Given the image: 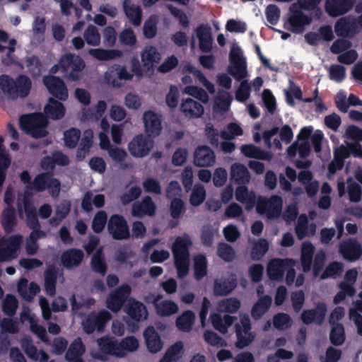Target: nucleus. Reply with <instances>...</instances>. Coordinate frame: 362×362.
Wrapping results in <instances>:
<instances>
[{
  "label": "nucleus",
  "instance_id": "1",
  "mask_svg": "<svg viewBox=\"0 0 362 362\" xmlns=\"http://www.w3.org/2000/svg\"><path fill=\"white\" fill-rule=\"evenodd\" d=\"M98 351H93V357L106 361L109 356L124 357L136 351L139 347V341L134 337H127L118 341L112 337H103L98 340Z\"/></svg>",
  "mask_w": 362,
  "mask_h": 362
},
{
  "label": "nucleus",
  "instance_id": "2",
  "mask_svg": "<svg viewBox=\"0 0 362 362\" xmlns=\"http://www.w3.org/2000/svg\"><path fill=\"white\" fill-rule=\"evenodd\" d=\"M20 177L21 182L26 184L25 194H20L18 198L17 206L20 214L22 213L23 208L24 209L25 202L32 204L28 200V197L33 194V192H42L48 189L49 192L54 197L57 196L60 191L59 182L48 174L38 175L32 182L30 181V175L27 171H23Z\"/></svg>",
  "mask_w": 362,
  "mask_h": 362
},
{
  "label": "nucleus",
  "instance_id": "3",
  "mask_svg": "<svg viewBox=\"0 0 362 362\" xmlns=\"http://www.w3.org/2000/svg\"><path fill=\"white\" fill-rule=\"evenodd\" d=\"M322 0H298L290 8L291 14L288 18L290 30L295 33H301L305 30V26L310 24L311 16L306 14L304 10H316V15L320 17L321 11L316 9Z\"/></svg>",
  "mask_w": 362,
  "mask_h": 362
},
{
  "label": "nucleus",
  "instance_id": "4",
  "mask_svg": "<svg viewBox=\"0 0 362 362\" xmlns=\"http://www.w3.org/2000/svg\"><path fill=\"white\" fill-rule=\"evenodd\" d=\"M313 144L315 151L318 153L321 151V142L323 139V134L320 130L313 133L312 127H305L301 129L298 141L288 148V154L293 157L298 154L301 158L307 157L310 151L309 139Z\"/></svg>",
  "mask_w": 362,
  "mask_h": 362
},
{
  "label": "nucleus",
  "instance_id": "5",
  "mask_svg": "<svg viewBox=\"0 0 362 362\" xmlns=\"http://www.w3.org/2000/svg\"><path fill=\"white\" fill-rule=\"evenodd\" d=\"M192 245L189 235L177 237L172 246L175 265L180 278L185 277L189 272V247Z\"/></svg>",
  "mask_w": 362,
  "mask_h": 362
},
{
  "label": "nucleus",
  "instance_id": "6",
  "mask_svg": "<svg viewBox=\"0 0 362 362\" xmlns=\"http://www.w3.org/2000/svg\"><path fill=\"white\" fill-rule=\"evenodd\" d=\"M24 211L26 215V223L29 228L33 229L26 240L25 250L28 255H34L38 249L37 240L45 235V233L38 230L39 223L36 216V210L33 204L24 203Z\"/></svg>",
  "mask_w": 362,
  "mask_h": 362
},
{
  "label": "nucleus",
  "instance_id": "7",
  "mask_svg": "<svg viewBox=\"0 0 362 362\" xmlns=\"http://www.w3.org/2000/svg\"><path fill=\"white\" fill-rule=\"evenodd\" d=\"M84 67L85 63L80 57L66 54L61 57L58 64L52 67L51 72L55 74L59 71L64 73L69 71V79L78 81L82 76V70Z\"/></svg>",
  "mask_w": 362,
  "mask_h": 362
},
{
  "label": "nucleus",
  "instance_id": "8",
  "mask_svg": "<svg viewBox=\"0 0 362 362\" xmlns=\"http://www.w3.org/2000/svg\"><path fill=\"white\" fill-rule=\"evenodd\" d=\"M0 87L3 92L12 98L25 97L31 88L30 79L25 76H20L16 81L8 76L0 77Z\"/></svg>",
  "mask_w": 362,
  "mask_h": 362
},
{
  "label": "nucleus",
  "instance_id": "9",
  "mask_svg": "<svg viewBox=\"0 0 362 362\" xmlns=\"http://www.w3.org/2000/svg\"><path fill=\"white\" fill-rule=\"evenodd\" d=\"M20 124L23 130L34 138L44 137L47 134V120L41 113L22 116Z\"/></svg>",
  "mask_w": 362,
  "mask_h": 362
},
{
  "label": "nucleus",
  "instance_id": "10",
  "mask_svg": "<svg viewBox=\"0 0 362 362\" xmlns=\"http://www.w3.org/2000/svg\"><path fill=\"white\" fill-rule=\"evenodd\" d=\"M292 138L293 132L288 125L284 126L281 129L274 127L264 132L263 135L265 144L272 149H281V141L288 144Z\"/></svg>",
  "mask_w": 362,
  "mask_h": 362
},
{
  "label": "nucleus",
  "instance_id": "11",
  "mask_svg": "<svg viewBox=\"0 0 362 362\" xmlns=\"http://www.w3.org/2000/svg\"><path fill=\"white\" fill-rule=\"evenodd\" d=\"M282 199L273 195L269 199L259 197L257 201V211L267 217L268 218H274L280 216L282 210Z\"/></svg>",
  "mask_w": 362,
  "mask_h": 362
},
{
  "label": "nucleus",
  "instance_id": "12",
  "mask_svg": "<svg viewBox=\"0 0 362 362\" xmlns=\"http://www.w3.org/2000/svg\"><path fill=\"white\" fill-rule=\"evenodd\" d=\"M284 93L286 101L290 105H294V100L297 99L305 103H311L313 101L316 107V111L323 112L326 109L321 99L317 96V89L315 90V95L313 98H303L300 88L291 81L288 88L284 90Z\"/></svg>",
  "mask_w": 362,
  "mask_h": 362
},
{
  "label": "nucleus",
  "instance_id": "13",
  "mask_svg": "<svg viewBox=\"0 0 362 362\" xmlns=\"http://www.w3.org/2000/svg\"><path fill=\"white\" fill-rule=\"evenodd\" d=\"M13 189L11 187H8L4 194V202L6 204V207L1 214V224L6 233L11 232L13 226L16 225L15 211L13 207Z\"/></svg>",
  "mask_w": 362,
  "mask_h": 362
},
{
  "label": "nucleus",
  "instance_id": "14",
  "mask_svg": "<svg viewBox=\"0 0 362 362\" xmlns=\"http://www.w3.org/2000/svg\"><path fill=\"white\" fill-rule=\"evenodd\" d=\"M133 76V74L125 66L114 64L105 72L104 78L107 83L114 87H120L122 81H131Z\"/></svg>",
  "mask_w": 362,
  "mask_h": 362
},
{
  "label": "nucleus",
  "instance_id": "15",
  "mask_svg": "<svg viewBox=\"0 0 362 362\" xmlns=\"http://www.w3.org/2000/svg\"><path fill=\"white\" fill-rule=\"evenodd\" d=\"M153 147V140L143 134H139L134 136L128 145V149L131 155L136 158L146 156Z\"/></svg>",
  "mask_w": 362,
  "mask_h": 362
},
{
  "label": "nucleus",
  "instance_id": "16",
  "mask_svg": "<svg viewBox=\"0 0 362 362\" xmlns=\"http://www.w3.org/2000/svg\"><path fill=\"white\" fill-rule=\"evenodd\" d=\"M159 296L149 294L145 298L147 303H153L156 312L158 315L162 317H168L176 314L179 310V307L176 303L171 300H159Z\"/></svg>",
  "mask_w": 362,
  "mask_h": 362
},
{
  "label": "nucleus",
  "instance_id": "17",
  "mask_svg": "<svg viewBox=\"0 0 362 362\" xmlns=\"http://www.w3.org/2000/svg\"><path fill=\"white\" fill-rule=\"evenodd\" d=\"M358 272L356 269H350L346 272L344 279L339 284L340 291L335 296L334 302L339 303L342 301L346 296H353L356 293L354 284L357 278Z\"/></svg>",
  "mask_w": 362,
  "mask_h": 362
},
{
  "label": "nucleus",
  "instance_id": "18",
  "mask_svg": "<svg viewBox=\"0 0 362 362\" xmlns=\"http://www.w3.org/2000/svg\"><path fill=\"white\" fill-rule=\"evenodd\" d=\"M296 262L290 258L273 259L267 267V273L271 280L279 281L282 279L285 269L288 267H294Z\"/></svg>",
  "mask_w": 362,
  "mask_h": 362
},
{
  "label": "nucleus",
  "instance_id": "19",
  "mask_svg": "<svg viewBox=\"0 0 362 362\" xmlns=\"http://www.w3.org/2000/svg\"><path fill=\"white\" fill-rule=\"evenodd\" d=\"M111 315L106 310H103L98 313H92L86 318L83 322V329L87 333H92L95 329L102 331L105 323L110 319Z\"/></svg>",
  "mask_w": 362,
  "mask_h": 362
},
{
  "label": "nucleus",
  "instance_id": "20",
  "mask_svg": "<svg viewBox=\"0 0 362 362\" xmlns=\"http://www.w3.org/2000/svg\"><path fill=\"white\" fill-rule=\"evenodd\" d=\"M143 122L144 131L147 136H157L160 134L162 129L161 115L154 111H145L143 114Z\"/></svg>",
  "mask_w": 362,
  "mask_h": 362
},
{
  "label": "nucleus",
  "instance_id": "21",
  "mask_svg": "<svg viewBox=\"0 0 362 362\" xmlns=\"http://www.w3.org/2000/svg\"><path fill=\"white\" fill-rule=\"evenodd\" d=\"M362 28V14L358 21L352 18H340L335 25V33L338 36L351 37Z\"/></svg>",
  "mask_w": 362,
  "mask_h": 362
},
{
  "label": "nucleus",
  "instance_id": "22",
  "mask_svg": "<svg viewBox=\"0 0 362 362\" xmlns=\"http://www.w3.org/2000/svg\"><path fill=\"white\" fill-rule=\"evenodd\" d=\"M45 86L53 96L61 100H66L69 97L68 89L64 81L56 76H48L43 79Z\"/></svg>",
  "mask_w": 362,
  "mask_h": 362
},
{
  "label": "nucleus",
  "instance_id": "23",
  "mask_svg": "<svg viewBox=\"0 0 362 362\" xmlns=\"http://www.w3.org/2000/svg\"><path fill=\"white\" fill-rule=\"evenodd\" d=\"M131 288L128 285H123L112 292L107 298V307L114 313L118 312L124 302L128 298Z\"/></svg>",
  "mask_w": 362,
  "mask_h": 362
},
{
  "label": "nucleus",
  "instance_id": "24",
  "mask_svg": "<svg viewBox=\"0 0 362 362\" xmlns=\"http://www.w3.org/2000/svg\"><path fill=\"white\" fill-rule=\"evenodd\" d=\"M250 330V319L246 315H240V325H236L237 342L238 347L243 348L250 344L254 339L255 335Z\"/></svg>",
  "mask_w": 362,
  "mask_h": 362
},
{
  "label": "nucleus",
  "instance_id": "25",
  "mask_svg": "<svg viewBox=\"0 0 362 362\" xmlns=\"http://www.w3.org/2000/svg\"><path fill=\"white\" fill-rule=\"evenodd\" d=\"M108 230L115 239L122 240L129 236V227L123 217L112 216L108 223Z\"/></svg>",
  "mask_w": 362,
  "mask_h": 362
},
{
  "label": "nucleus",
  "instance_id": "26",
  "mask_svg": "<svg viewBox=\"0 0 362 362\" xmlns=\"http://www.w3.org/2000/svg\"><path fill=\"white\" fill-rule=\"evenodd\" d=\"M180 109L183 115L189 119L201 118L204 113L202 103L190 98L182 100Z\"/></svg>",
  "mask_w": 362,
  "mask_h": 362
},
{
  "label": "nucleus",
  "instance_id": "27",
  "mask_svg": "<svg viewBox=\"0 0 362 362\" xmlns=\"http://www.w3.org/2000/svg\"><path fill=\"white\" fill-rule=\"evenodd\" d=\"M124 311L128 316L137 322L147 319L148 313L146 306L135 299L130 298L124 305Z\"/></svg>",
  "mask_w": 362,
  "mask_h": 362
},
{
  "label": "nucleus",
  "instance_id": "28",
  "mask_svg": "<svg viewBox=\"0 0 362 362\" xmlns=\"http://www.w3.org/2000/svg\"><path fill=\"white\" fill-rule=\"evenodd\" d=\"M141 59L143 67L146 71L152 73L155 64L161 59V54L153 46H146L141 52Z\"/></svg>",
  "mask_w": 362,
  "mask_h": 362
},
{
  "label": "nucleus",
  "instance_id": "29",
  "mask_svg": "<svg viewBox=\"0 0 362 362\" xmlns=\"http://www.w3.org/2000/svg\"><path fill=\"white\" fill-rule=\"evenodd\" d=\"M339 252L344 259L354 261L362 255V246L356 240H349L341 243Z\"/></svg>",
  "mask_w": 362,
  "mask_h": 362
},
{
  "label": "nucleus",
  "instance_id": "30",
  "mask_svg": "<svg viewBox=\"0 0 362 362\" xmlns=\"http://www.w3.org/2000/svg\"><path fill=\"white\" fill-rule=\"evenodd\" d=\"M21 320L23 323L28 322L30 324L31 331L42 341H47L45 329L42 326L37 325L36 317L30 309H23L21 314Z\"/></svg>",
  "mask_w": 362,
  "mask_h": 362
},
{
  "label": "nucleus",
  "instance_id": "31",
  "mask_svg": "<svg viewBox=\"0 0 362 362\" xmlns=\"http://www.w3.org/2000/svg\"><path fill=\"white\" fill-rule=\"evenodd\" d=\"M194 162L199 167L212 166L216 162L215 153L209 147L199 146L194 152Z\"/></svg>",
  "mask_w": 362,
  "mask_h": 362
},
{
  "label": "nucleus",
  "instance_id": "32",
  "mask_svg": "<svg viewBox=\"0 0 362 362\" xmlns=\"http://www.w3.org/2000/svg\"><path fill=\"white\" fill-rule=\"evenodd\" d=\"M237 286L235 274H230L228 277L217 279L214 281V293L216 296H226L230 293Z\"/></svg>",
  "mask_w": 362,
  "mask_h": 362
},
{
  "label": "nucleus",
  "instance_id": "33",
  "mask_svg": "<svg viewBox=\"0 0 362 362\" xmlns=\"http://www.w3.org/2000/svg\"><path fill=\"white\" fill-rule=\"evenodd\" d=\"M100 146L102 149L107 150L110 157L115 162L120 163L127 157V152L119 148L111 146L107 135L100 133Z\"/></svg>",
  "mask_w": 362,
  "mask_h": 362
},
{
  "label": "nucleus",
  "instance_id": "34",
  "mask_svg": "<svg viewBox=\"0 0 362 362\" xmlns=\"http://www.w3.org/2000/svg\"><path fill=\"white\" fill-rule=\"evenodd\" d=\"M353 2L354 0H327L325 10L329 16L336 17L347 12Z\"/></svg>",
  "mask_w": 362,
  "mask_h": 362
},
{
  "label": "nucleus",
  "instance_id": "35",
  "mask_svg": "<svg viewBox=\"0 0 362 362\" xmlns=\"http://www.w3.org/2000/svg\"><path fill=\"white\" fill-rule=\"evenodd\" d=\"M235 197L237 201L242 203L245 209H252L257 201L255 193L253 191H249L248 188L245 185L239 186L236 188L235 192Z\"/></svg>",
  "mask_w": 362,
  "mask_h": 362
},
{
  "label": "nucleus",
  "instance_id": "36",
  "mask_svg": "<svg viewBox=\"0 0 362 362\" xmlns=\"http://www.w3.org/2000/svg\"><path fill=\"white\" fill-rule=\"evenodd\" d=\"M155 212L156 205L149 197H145L141 202L134 203L132 210V214L137 217L151 216Z\"/></svg>",
  "mask_w": 362,
  "mask_h": 362
},
{
  "label": "nucleus",
  "instance_id": "37",
  "mask_svg": "<svg viewBox=\"0 0 362 362\" xmlns=\"http://www.w3.org/2000/svg\"><path fill=\"white\" fill-rule=\"evenodd\" d=\"M326 312V305L324 303H319L315 310H304L301 315V319L305 324L311 322L320 324L324 320Z\"/></svg>",
  "mask_w": 362,
  "mask_h": 362
},
{
  "label": "nucleus",
  "instance_id": "38",
  "mask_svg": "<svg viewBox=\"0 0 362 362\" xmlns=\"http://www.w3.org/2000/svg\"><path fill=\"white\" fill-rule=\"evenodd\" d=\"M144 337L150 352L157 353L162 349L163 342L153 327H148L144 330Z\"/></svg>",
  "mask_w": 362,
  "mask_h": 362
},
{
  "label": "nucleus",
  "instance_id": "39",
  "mask_svg": "<svg viewBox=\"0 0 362 362\" xmlns=\"http://www.w3.org/2000/svg\"><path fill=\"white\" fill-rule=\"evenodd\" d=\"M230 180L236 183L247 184L250 180V175L247 168L238 163L233 164L230 167Z\"/></svg>",
  "mask_w": 362,
  "mask_h": 362
},
{
  "label": "nucleus",
  "instance_id": "40",
  "mask_svg": "<svg viewBox=\"0 0 362 362\" xmlns=\"http://www.w3.org/2000/svg\"><path fill=\"white\" fill-rule=\"evenodd\" d=\"M21 346L27 356L39 362H47L48 355L43 351H37L28 338H24L21 341Z\"/></svg>",
  "mask_w": 362,
  "mask_h": 362
},
{
  "label": "nucleus",
  "instance_id": "41",
  "mask_svg": "<svg viewBox=\"0 0 362 362\" xmlns=\"http://www.w3.org/2000/svg\"><path fill=\"white\" fill-rule=\"evenodd\" d=\"M44 111L48 117L53 119H60L64 116L66 109L62 103L53 98H49L47 104L45 106Z\"/></svg>",
  "mask_w": 362,
  "mask_h": 362
},
{
  "label": "nucleus",
  "instance_id": "42",
  "mask_svg": "<svg viewBox=\"0 0 362 362\" xmlns=\"http://www.w3.org/2000/svg\"><path fill=\"white\" fill-rule=\"evenodd\" d=\"M349 156V150L344 146L337 148L334 151V158L332 163L329 164L328 170L329 178L338 170L342 168L344 165V160Z\"/></svg>",
  "mask_w": 362,
  "mask_h": 362
},
{
  "label": "nucleus",
  "instance_id": "43",
  "mask_svg": "<svg viewBox=\"0 0 362 362\" xmlns=\"http://www.w3.org/2000/svg\"><path fill=\"white\" fill-rule=\"evenodd\" d=\"M316 226L315 224L308 225V218L302 214L298 219V223L296 226V233L299 240L306 236H312L315 233Z\"/></svg>",
  "mask_w": 362,
  "mask_h": 362
},
{
  "label": "nucleus",
  "instance_id": "44",
  "mask_svg": "<svg viewBox=\"0 0 362 362\" xmlns=\"http://www.w3.org/2000/svg\"><path fill=\"white\" fill-rule=\"evenodd\" d=\"M85 351L84 346L80 338L75 339L70 345L66 358L69 362H83L81 358Z\"/></svg>",
  "mask_w": 362,
  "mask_h": 362
},
{
  "label": "nucleus",
  "instance_id": "45",
  "mask_svg": "<svg viewBox=\"0 0 362 362\" xmlns=\"http://www.w3.org/2000/svg\"><path fill=\"white\" fill-rule=\"evenodd\" d=\"M18 291L23 299L30 300L40 291V288L35 283H30L28 286V281L23 278L18 281Z\"/></svg>",
  "mask_w": 362,
  "mask_h": 362
},
{
  "label": "nucleus",
  "instance_id": "46",
  "mask_svg": "<svg viewBox=\"0 0 362 362\" xmlns=\"http://www.w3.org/2000/svg\"><path fill=\"white\" fill-rule=\"evenodd\" d=\"M199 40V48L202 51L209 52L212 47V37L210 28L206 26H200L196 30Z\"/></svg>",
  "mask_w": 362,
  "mask_h": 362
},
{
  "label": "nucleus",
  "instance_id": "47",
  "mask_svg": "<svg viewBox=\"0 0 362 362\" xmlns=\"http://www.w3.org/2000/svg\"><path fill=\"white\" fill-rule=\"evenodd\" d=\"M69 163V158L60 152L54 153L52 157L47 156L42 159L41 167L45 170H52L56 164L59 165H66Z\"/></svg>",
  "mask_w": 362,
  "mask_h": 362
},
{
  "label": "nucleus",
  "instance_id": "48",
  "mask_svg": "<svg viewBox=\"0 0 362 362\" xmlns=\"http://www.w3.org/2000/svg\"><path fill=\"white\" fill-rule=\"evenodd\" d=\"M83 253L78 250H69L64 252L61 257L63 265L66 268L78 266L82 261Z\"/></svg>",
  "mask_w": 362,
  "mask_h": 362
},
{
  "label": "nucleus",
  "instance_id": "49",
  "mask_svg": "<svg viewBox=\"0 0 362 362\" xmlns=\"http://www.w3.org/2000/svg\"><path fill=\"white\" fill-rule=\"evenodd\" d=\"M314 250L315 247L310 242L305 241L302 243L300 262L304 272L310 269Z\"/></svg>",
  "mask_w": 362,
  "mask_h": 362
},
{
  "label": "nucleus",
  "instance_id": "50",
  "mask_svg": "<svg viewBox=\"0 0 362 362\" xmlns=\"http://www.w3.org/2000/svg\"><path fill=\"white\" fill-rule=\"evenodd\" d=\"M183 71H187L192 74L197 78L199 83L203 86L209 93H214V85L207 79L205 75L200 70L195 68L192 64H187L183 66Z\"/></svg>",
  "mask_w": 362,
  "mask_h": 362
},
{
  "label": "nucleus",
  "instance_id": "51",
  "mask_svg": "<svg viewBox=\"0 0 362 362\" xmlns=\"http://www.w3.org/2000/svg\"><path fill=\"white\" fill-rule=\"evenodd\" d=\"M298 177L299 182L305 185L308 195L309 197L315 196L318 191L319 183L315 180H312L311 173L308 170H303Z\"/></svg>",
  "mask_w": 362,
  "mask_h": 362
},
{
  "label": "nucleus",
  "instance_id": "52",
  "mask_svg": "<svg viewBox=\"0 0 362 362\" xmlns=\"http://www.w3.org/2000/svg\"><path fill=\"white\" fill-rule=\"evenodd\" d=\"M88 53L94 58L101 61L112 60L122 56V52L119 49H90Z\"/></svg>",
  "mask_w": 362,
  "mask_h": 362
},
{
  "label": "nucleus",
  "instance_id": "53",
  "mask_svg": "<svg viewBox=\"0 0 362 362\" xmlns=\"http://www.w3.org/2000/svg\"><path fill=\"white\" fill-rule=\"evenodd\" d=\"M195 315L191 310L183 312L176 319V327L182 332H189L194 322Z\"/></svg>",
  "mask_w": 362,
  "mask_h": 362
},
{
  "label": "nucleus",
  "instance_id": "54",
  "mask_svg": "<svg viewBox=\"0 0 362 362\" xmlns=\"http://www.w3.org/2000/svg\"><path fill=\"white\" fill-rule=\"evenodd\" d=\"M345 137L350 151L354 153V147L361 146L358 143L362 141V129L355 126H349L346 130Z\"/></svg>",
  "mask_w": 362,
  "mask_h": 362
},
{
  "label": "nucleus",
  "instance_id": "55",
  "mask_svg": "<svg viewBox=\"0 0 362 362\" xmlns=\"http://www.w3.org/2000/svg\"><path fill=\"white\" fill-rule=\"evenodd\" d=\"M124 8L125 13L133 25L138 26L141 24V11L138 6L132 5L129 0H125L124 2Z\"/></svg>",
  "mask_w": 362,
  "mask_h": 362
},
{
  "label": "nucleus",
  "instance_id": "56",
  "mask_svg": "<svg viewBox=\"0 0 362 362\" xmlns=\"http://www.w3.org/2000/svg\"><path fill=\"white\" fill-rule=\"evenodd\" d=\"M105 203V197L103 194H95L93 192H87L83 199V208L89 211L92 210L93 205L95 207H101Z\"/></svg>",
  "mask_w": 362,
  "mask_h": 362
},
{
  "label": "nucleus",
  "instance_id": "57",
  "mask_svg": "<svg viewBox=\"0 0 362 362\" xmlns=\"http://www.w3.org/2000/svg\"><path fill=\"white\" fill-rule=\"evenodd\" d=\"M211 321L214 327L221 333H226L228 328L233 323V317L225 315L222 319L220 315L213 314L211 315Z\"/></svg>",
  "mask_w": 362,
  "mask_h": 362
},
{
  "label": "nucleus",
  "instance_id": "58",
  "mask_svg": "<svg viewBox=\"0 0 362 362\" xmlns=\"http://www.w3.org/2000/svg\"><path fill=\"white\" fill-rule=\"evenodd\" d=\"M183 350V344L177 341L170 346L165 351L160 362H177L181 357Z\"/></svg>",
  "mask_w": 362,
  "mask_h": 362
},
{
  "label": "nucleus",
  "instance_id": "59",
  "mask_svg": "<svg viewBox=\"0 0 362 362\" xmlns=\"http://www.w3.org/2000/svg\"><path fill=\"white\" fill-rule=\"evenodd\" d=\"M233 100L232 95L226 91H218L214 101V110L216 111L226 112Z\"/></svg>",
  "mask_w": 362,
  "mask_h": 362
},
{
  "label": "nucleus",
  "instance_id": "60",
  "mask_svg": "<svg viewBox=\"0 0 362 362\" xmlns=\"http://www.w3.org/2000/svg\"><path fill=\"white\" fill-rule=\"evenodd\" d=\"M228 71L238 81L245 78L247 76L246 61L230 62Z\"/></svg>",
  "mask_w": 362,
  "mask_h": 362
},
{
  "label": "nucleus",
  "instance_id": "61",
  "mask_svg": "<svg viewBox=\"0 0 362 362\" xmlns=\"http://www.w3.org/2000/svg\"><path fill=\"white\" fill-rule=\"evenodd\" d=\"M362 313V301L356 300L353 303L349 310V317L354 321L357 327L358 334L362 336V316L358 313Z\"/></svg>",
  "mask_w": 362,
  "mask_h": 362
},
{
  "label": "nucleus",
  "instance_id": "62",
  "mask_svg": "<svg viewBox=\"0 0 362 362\" xmlns=\"http://www.w3.org/2000/svg\"><path fill=\"white\" fill-rule=\"evenodd\" d=\"M272 303V298L264 296L259 299L254 305L252 310V315L255 319L260 318L269 309Z\"/></svg>",
  "mask_w": 362,
  "mask_h": 362
},
{
  "label": "nucleus",
  "instance_id": "63",
  "mask_svg": "<svg viewBox=\"0 0 362 362\" xmlns=\"http://www.w3.org/2000/svg\"><path fill=\"white\" fill-rule=\"evenodd\" d=\"M241 152L245 156L262 160H269L271 156L262 151L259 148L252 144L243 145L240 148Z\"/></svg>",
  "mask_w": 362,
  "mask_h": 362
},
{
  "label": "nucleus",
  "instance_id": "64",
  "mask_svg": "<svg viewBox=\"0 0 362 362\" xmlns=\"http://www.w3.org/2000/svg\"><path fill=\"white\" fill-rule=\"evenodd\" d=\"M194 272L195 279L199 280L206 275L207 262L202 255H198L194 257Z\"/></svg>",
  "mask_w": 362,
  "mask_h": 362
}]
</instances>
